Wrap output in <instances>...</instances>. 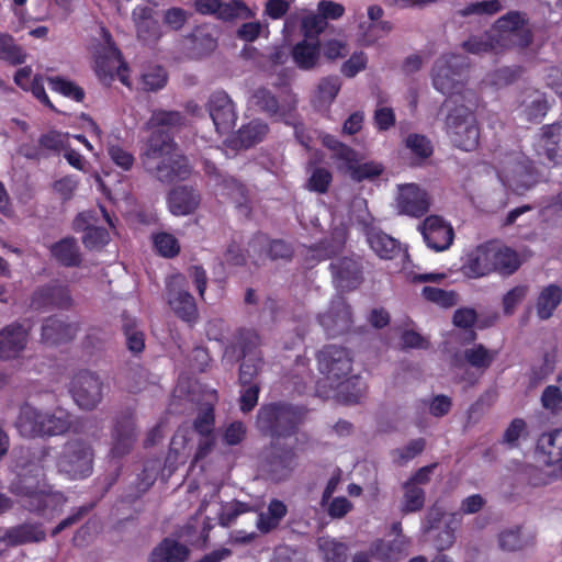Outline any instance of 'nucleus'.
I'll use <instances>...</instances> for the list:
<instances>
[{
    "instance_id": "39448f33",
    "label": "nucleus",
    "mask_w": 562,
    "mask_h": 562,
    "mask_svg": "<svg viewBox=\"0 0 562 562\" xmlns=\"http://www.w3.org/2000/svg\"><path fill=\"white\" fill-rule=\"evenodd\" d=\"M94 450L83 439L68 440L57 458L56 465L60 473L70 480H83L93 472Z\"/></svg>"
},
{
    "instance_id": "b1692460",
    "label": "nucleus",
    "mask_w": 562,
    "mask_h": 562,
    "mask_svg": "<svg viewBox=\"0 0 562 562\" xmlns=\"http://www.w3.org/2000/svg\"><path fill=\"white\" fill-rule=\"evenodd\" d=\"M408 543L405 537L393 540L376 539L370 544V553L381 562H398L407 554Z\"/></svg>"
},
{
    "instance_id": "4468645a",
    "label": "nucleus",
    "mask_w": 562,
    "mask_h": 562,
    "mask_svg": "<svg viewBox=\"0 0 562 562\" xmlns=\"http://www.w3.org/2000/svg\"><path fill=\"white\" fill-rule=\"evenodd\" d=\"M419 231L427 247L436 252L447 250L454 239L453 227L439 215L427 216L419 225Z\"/></svg>"
},
{
    "instance_id": "423d86ee",
    "label": "nucleus",
    "mask_w": 562,
    "mask_h": 562,
    "mask_svg": "<svg viewBox=\"0 0 562 562\" xmlns=\"http://www.w3.org/2000/svg\"><path fill=\"white\" fill-rule=\"evenodd\" d=\"M167 302L173 314L194 326L199 321V310L194 296L188 291L186 277L181 273L170 278L166 286Z\"/></svg>"
},
{
    "instance_id": "f257e3e1",
    "label": "nucleus",
    "mask_w": 562,
    "mask_h": 562,
    "mask_svg": "<svg viewBox=\"0 0 562 562\" xmlns=\"http://www.w3.org/2000/svg\"><path fill=\"white\" fill-rule=\"evenodd\" d=\"M140 158L144 169L162 183L186 180L192 171L188 158L178 151L173 137L162 130L150 133Z\"/></svg>"
},
{
    "instance_id": "4be33fe9",
    "label": "nucleus",
    "mask_w": 562,
    "mask_h": 562,
    "mask_svg": "<svg viewBox=\"0 0 562 562\" xmlns=\"http://www.w3.org/2000/svg\"><path fill=\"white\" fill-rule=\"evenodd\" d=\"M491 244L479 246L470 252L462 266V272L468 278H481L494 272Z\"/></svg>"
},
{
    "instance_id": "f3484780",
    "label": "nucleus",
    "mask_w": 562,
    "mask_h": 562,
    "mask_svg": "<svg viewBox=\"0 0 562 562\" xmlns=\"http://www.w3.org/2000/svg\"><path fill=\"white\" fill-rule=\"evenodd\" d=\"M78 331V323H67L57 316H49L42 324L41 341L48 346H59L70 342Z\"/></svg>"
},
{
    "instance_id": "13d9d810",
    "label": "nucleus",
    "mask_w": 562,
    "mask_h": 562,
    "mask_svg": "<svg viewBox=\"0 0 562 562\" xmlns=\"http://www.w3.org/2000/svg\"><path fill=\"white\" fill-rule=\"evenodd\" d=\"M503 4L499 0H484L467 4L463 9L457 11L461 18L470 15H494L502 11Z\"/></svg>"
},
{
    "instance_id": "c85d7f7f",
    "label": "nucleus",
    "mask_w": 562,
    "mask_h": 562,
    "mask_svg": "<svg viewBox=\"0 0 562 562\" xmlns=\"http://www.w3.org/2000/svg\"><path fill=\"white\" fill-rule=\"evenodd\" d=\"M256 104L271 119L283 121L294 109L288 102H280L278 98L267 88H259L254 93Z\"/></svg>"
},
{
    "instance_id": "a19ab883",
    "label": "nucleus",
    "mask_w": 562,
    "mask_h": 562,
    "mask_svg": "<svg viewBox=\"0 0 562 562\" xmlns=\"http://www.w3.org/2000/svg\"><path fill=\"white\" fill-rule=\"evenodd\" d=\"M236 344L240 350L243 360L255 358L257 356L263 357L260 350L261 337L255 329H238L236 334Z\"/></svg>"
},
{
    "instance_id": "a878e982",
    "label": "nucleus",
    "mask_w": 562,
    "mask_h": 562,
    "mask_svg": "<svg viewBox=\"0 0 562 562\" xmlns=\"http://www.w3.org/2000/svg\"><path fill=\"white\" fill-rule=\"evenodd\" d=\"M43 412L29 403L21 405L15 420L19 434L25 438L43 437Z\"/></svg>"
},
{
    "instance_id": "69168bd1",
    "label": "nucleus",
    "mask_w": 562,
    "mask_h": 562,
    "mask_svg": "<svg viewBox=\"0 0 562 562\" xmlns=\"http://www.w3.org/2000/svg\"><path fill=\"white\" fill-rule=\"evenodd\" d=\"M349 172L352 180L357 182H361L363 180H372L382 175L383 168L379 164L363 162L358 164L356 160L355 164L349 166Z\"/></svg>"
},
{
    "instance_id": "864d4df0",
    "label": "nucleus",
    "mask_w": 562,
    "mask_h": 562,
    "mask_svg": "<svg viewBox=\"0 0 562 562\" xmlns=\"http://www.w3.org/2000/svg\"><path fill=\"white\" fill-rule=\"evenodd\" d=\"M69 134H64L56 130H50L47 133L41 134L38 143L42 150L50 155L58 156L67 147L69 142Z\"/></svg>"
},
{
    "instance_id": "0e129e2a",
    "label": "nucleus",
    "mask_w": 562,
    "mask_h": 562,
    "mask_svg": "<svg viewBox=\"0 0 562 562\" xmlns=\"http://www.w3.org/2000/svg\"><path fill=\"white\" fill-rule=\"evenodd\" d=\"M327 25L328 23L317 12L302 19L301 31L304 38L316 41L319 34L326 30Z\"/></svg>"
},
{
    "instance_id": "c9c22d12",
    "label": "nucleus",
    "mask_w": 562,
    "mask_h": 562,
    "mask_svg": "<svg viewBox=\"0 0 562 562\" xmlns=\"http://www.w3.org/2000/svg\"><path fill=\"white\" fill-rule=\"evenodd\" d=\"M137 37L146 43H156L160 36L159 21L151 15V9L148 7L134 10Z\"/></svg>"
},
{
    "instance_id": "603ef678",
    "label": "nucleus",
    "mask_w": 562,
    "mask_h": 562,
    "mask_svg": "<svg viewBox=\"0 0 562 562\" xmlns=\"http://www.w3.org/2000/svg\"><path fill=\"white\" fill-rule=\"evenodd\" d=\"M403 490L404 495L401 508L402 513L409 514L422 510L426 499V493L424 488L405 482L403 484Z\"/></svg>"
},
{
    "instance_id": "9d476101",
    "label": "nucleus",
    "mask_w": 562,
    "mask_h": 562,
    "mask_svg": "<svg viewBox=\"0 0 562 562\" xmlns=\"http://www.w3.org/2000/svg\"><path fill=\"white\" fill-rule=\"evenodd\" d=\"M70 392L78 406L90 411L102 401L103 383L97 373L82 370L72 378Z\"/></svg>"
},
{
    "instance_id": "cd10ccee",
    "label": "nucleus",
    "mask_w": 562,
    "mask_h": 562,
    "mask_svg": "<svg viewBox=\"0 0 562 562\" xmlns=\"http://www.w3.org/2000/svg\"><path fill=\"white\" fill-rule=\"evenodd\" d=\"M74 229L77 232H85L82 243L87 249H101L110 240V235L106 228L99 226L88 225V215L79 213L74 220Z\"/></svg>"
},
{
    "instance_id": "4d7b16f0",
    "label": "nucleus",
    "mask_w": 562,
    "mask_h": 562,
    "mask_svg": "<svg viewBox=\"0 0 562 562\" xmlns=\"http://www.w3.org/2000/svg\"><path fill=\"white\" fill-rule=\"evenodd\" d=\"M265 364L263 357L248 358L241 361L239 366L238 382L241 387L247 384H259L257 378Z\"/></svg>"
},
{
    "instance_id": "0eeeda50",
    "label": "nucleus",
    "mask_w": 562,
    "mask_h": 562,
    "mask_svg": "<svg viewBox=\"0 0 562 562\" xmlns=\"http://www.w3.org/2000/svg\"><path fill=\"white\" fill-rule=\"evenodd\" d=\"M536 449L542 462L553 470L548 473L540 472L543 477L532 479V484L547 485L562 477V428L542 434L537 441Z\"/></svg>"
},
{
    "instance_id": "1a4fd4ad",
    "label": "nucleus",
    "mask_w": 562,
    "mask_h": 562,
    "mask_svg": "<svg viewBox=\"0 0 562 562\" xmlns=\"http://www.w3.org/2000/svg\"><path fill=\"white\" fill-rule=\"evenodd\" d=\"M319 371L326 375L329 385L346 378L352 370L350 351L340 346L327 345L317 355Z\"/></svg>"
},
{
    "instance_id": "052dcab7",
    "label": "nucleus",
    "mask_w": 562,
    "mask_h": 562,
    "mask_svg": "<svg viewBox=\"0 0 562 562\" xmlns=\"http://www.w3.org/2000/svg\"><path fill=\"white\" fill-rule=\"evenodd\" d=\"M153 243L157 252L165 258H173L180 252V244L172 234L165 232L155 234Z\"/></svg>"
},
{
    "instance_id": "680f3d73",
    "label": "nucleus",
    "mask_w": 562,
    "mask_h": 562,
    "mask_svg": "<svg viewBox=\"0 0 562 562\" xmlns=\"http://www.w3.org/2000/svg\"><path fill=\"white\" fill-rule=\"evenodd\" d=\"M215 413L212 405L202 408L193 420V429L201 437L214 435Z\"/></svg>"
},
{
    "instance_id": "e2e57ef3",
    "label": "nucleus",
    "mask_w": 562,
    "mask_h": 562,
    "mask_svg": "<svg viewBox=\"0 0 562 562\" xmlns=\"http://www.w3.org/2000/svg\"><path fill=\"white\" fill-rule=\"evenodd\" d=\"M168 81V74L161 66L148 68L142 75L143 89L146 91H158L162 89Z\"/></svg>"
},
{
    "instance_id": "bb28decb",
    "label": "nucleus",
    "mask_w": 562,
    "mask_h": 562,
    "mask_svg": "<svg viewBox=\"0 0 562 562\" xmlns=\"http://www.w3.org/2000/svg\"><path fill=\"white\" fill-rule=\"evenodd\" d=\"M46 539L45 530L43 529L42 524H21L18 526H13L9 528L4 536L3 540L12 547L25 544V543H34L42 542Z\"/></svg>"
},
{
    "instance_id": "37998d69",
    "label": "nucleus",
    "mask_w": 562,
    "mask_h": 562,
    "mask_svg": "<svg viewBox=\"0 0 562 562\" xmlns=\"http://www.w3.org/2000/svg\"><path fill=\"white\" fill-rule=\"evenodd\" d=\"M496 356V350H490L482 344L474 345V347L468 348L463 352L467 363L482 373L492 366Z\"/></svg>"
},
{
    "instance_id": "a211bd4d",
    "label": "nucleus",
    "mask_w": 562,
    "mask_h": 562,
    "mask_svg": "<svg viewBox=\"0 0 562 562\" xmlns=\"http://www.w3.org/2000/svg\"><path fill=\"white\" fill-rule=\"evenodd\" d=\"M319 323L333 336L349 330L352 324L351 306L344 297L334 300L328 311L319 317Z\"/></svg>"
},
{
    "instance_id": "473e14b6",
    "label": "nucleus",
    "mask_w": 562,
    "mask_h": 562,
    "mask_svg": "<svg viewBox=\"0 0 562 562\" xmlns=\"http://www.w3.org/2000/svg\"><path fill=\"white\" fill-rule=\"evenodd\" d=\"M199 195L194 189L181 186L172 189L168 195V204L172 214L189 215L193 213L199 205Z\"/></svg>"
},
{
    "instance_id": "9b49d317",
    "label": "nucleus",
    "mask_w": 562,
    "mask_h": 562,
    "mask_svg": "<svg viewBox=\"0 0 562 562\" xmlns=\"http://www.w3.org/2000/svg\"><path fill=\"white\" fill-rule=\"evenodd\" d=\"M111 439L112 447L110 452L113 458H122L132 451L137 440V428L133 409L127 408L115 417Z\"/></svg>"
},
{
    "instance_id": "2eb2a0df",
    "label": "nucleus",
    "mask_w": 562,
    "mask_h": 562,
    "mask_svg": "<svg viewBox=\"0 0 562 562\" xmlns=\"http://www.w3.org/2000/svg\"><path fill=\"white\" fill-rule=\"evenodd\" d=\"M329 271L336 288L341 291L355 290L363 281L362 263L353 257H341L331 261Z\"/></svg>"
},
{
    "instance_id": "f03ea898",
    "label": "nucleus",
    "mask_w": 562,
    "mask_h": 562,
    "mask_svg": "<svg viewBox=\"0 0 562 562\" xmlns=\"http://www.w3.org/2000/svg\"><path fill=\"white\" fill-rule=\"evenodd\" d=\"M431 79L434 88L448 95L453 103L467 102L474 106L480 101L477 92L465 87L468 65L459 55L440 56L434 64Z\"/></svg>"
},
{
    "instance_id": "7ed1b4c3",
    "label": "nucleus",
    "mask_w": 562,
    "mask_h": 562,
    "mask_svg": "<svg viewBox=\"0 0 562 562\" xmlns=\"http://www.w3.org/2000/svg\"><path fill=\"white\" fill-rule=\"evenodd\" d=\"M303 418V412L283 402L262 405L257 413V427L265 436L278 441L295 435Z\"/></svg>"
},
{
    "instance_id": "6e6552de",
    "label": "nucleus",
    "mask_w": 562,
    "mask_h": 562,
    "mask_svg": "<svg viewBox=\"0 0 562 562\" xmlns=\"http://www.w3.org/2000/svg\"><path fill=\"white\" fill-rule=\"evenodd\" d=\"M31 340V329L20 321L11 322L0 328V361L19 362L23 360Z\"/></svg>"
},
{
    "instance_id": "f8f14e48",
    "label": "nucleus",
    "mask_w": 562,
    "mask_h": 562,
    "mask_svg": "<svg viewBox=\"0 0 562 562\" xmlns=\"http://www.w3.org/2000/svg\"><path fill=\"white\" fill-rule=\"evenodd\" d=\"M34 310L60 308L68 310L72 305V297L67 285L54 280L34 290L30 300Z\"/></svg>"
},
{
    "instance_id": "09e8293b",
    "label": "nucleus",
    "mask_w": 562,
    "mask_h": 562,
    "mask_svg": "<svg viewBox=\"0 0 562 562\" xmlns=\"http://www.w3.org/2000/svg\"><path fill=\"white\" fill-rule=\"evenodd\" d=\"M186 124V116L179 111L154 110L147 125L149 128L157 127H181Z\"/></svg>"
},
{
    "instance_id": "20e7f679",
    "label": "nucleus",
    "mask_w": 562,
    "mask_h": 562,
    "mask_svg": "<svg viewBox=\"0 0 562 562\" xmlns=\"http://www.w3.org/2000/svg\"><path fill=\"white\" fill-rule=\"evenodd\" d=\"M474 106L467 102L454 103L449 110L445 127L446 133L453 146L464 151H471L477 148L480 143V126L475 116Z\"/></svg>"
},
{
    "instance_id": "dca6fc26",
    "label": "nucleus",
    "mask_w": 562,
    "mask_h": 562,
    "mask_svg": "<svg viewBox=\"0 0 562 562\" xmlns=\"http://www.w3.org/2000/svg\"><path fill=\"white\" fill-rule=\"evenodd\" d=\"M397 207L401 214L412 217H422L430 209V196L415 183L398 187Z\"/></svg>"
},
{
    "instance_id": "774afa93",
    "label": "nucleus",
    "mask_w": 562,
    "mask_h": 562,
    "mask_svg": "<svg viewBox=\"0 0 562 562\" xmlns=\"http://www.w3.org/2000/svg\"><path fill=\"white\" fill-rule=\"evenodd\" d=\"M331 181V172L324 167H317L313 170L312 175L310 176L306 188L312 192L323 194L328 191Z\"/></svg>"
},
{
    "instance_id": "ea45409f",
    "label": "nucleus",
    "mask_w": 562,
    "mask_h": 562,
    "mask_svg": "<svg viewBox=\"0 0 562 562\" xmlns=\"http://www.w3.org/2000/svg\"><path fill=\"white\" fill-rule=\"evenodd\" d=\"M43 437L63 435L69 430L72 424L70 413L60 407L52 413L43 412Z\"/></svg>"
},
{
    "instance_id": "aec40b11",
    "label": "nucleus",
    "mask_w": 562,
    "mask_h": 562,
    "mask_svg": "<svg viewBox=\"0 0 562 562\" xmlns=\"http://www.w3.org/2000/svg\"><path fill=\"white\" fill-rule=\"evenodd\" d=\"M267 463L269 473L274 481H283L290 476L296 464V454L293 447H282L278 441L271 443V452Z\"/></svg>"
},
{
    "instance_id": "bf43d9fd",
    "label": "nucleus",
    "mask_w": 562,
    "mask_h": 562,
    "mask_svg": "<svg viewBox=\"0 0 562 562\" xmlns=\"http://www.w3.org/2000/svg\"><path fill=\"white\" fill-rule=\"evenodd\" d=\"M326 562H346L348 559V546L335 539H324L318 544Z\"/></svg>"
},
{
    "instance_id": "412c9836",
    "label": "nucleus",
    "mask_w": 562,
    "mask_h": 562,
    "mask_svg": "<svg viewBox=\"0 0 562 562\" xmlns=\"http://www.w3.org/2000/svg\"><path fill=\"white\" fill-rule=\"evenodd\" d=\"M539 146L549 162L562 167V123L544 124L540 128Z\"/></svg>"
},
{
    "instance_id": "79ce46f5",
    "label": "nucleus",
    "mask_w": 562,
    "mask_h": 562,
    "mask_svg": "<svg viewBox=\"0 0 562 562\" xmlns=\"http://www.w3.org/2000/svg\"><path fill=\"white\" fill-rule=\"evenodd\" d=\"M268 132L269 126L267 123L259 120H252L238 130L237 140L241 147L250 148L260 143Z\"/></svg>"
},
{
    "instance_id": "6ab92c4d",
    "label": "nucleus",
    "mask_w": 562,
    "mask_h": 562,
    "mask_svg": "<svg viewBox=\"0 0 562 562\" xmlns=\"http://www.w3.org/2000/svg\"><path fill=\"white\" fill-rule=\"evenodd\" d=\"M495 23L497 30L507 32L516 38L517 47L526 48L531 45L533 34L531 30L527 27L528 18L526 13L520 11H509L498 18Z\"/></svg>"
},
{
    "instance_id": "c756f323",
    "label": "nucleus",
    "mask_w": 562,
    "mask_h": 562,
    "mask_svg": "<svg viewBox=\"0 0 562 562\" xmlns=\"http://www.w3.org/2000/svg\"><path fill=\"white\" fill-rule=\"evenodd\" d=\"M291 56L299 69L311 70L315 68L321 57L319 40L313 41L304 38L297 42L292 47Z\"/></svg>"
},
{
    "instance_id": "49530a36",
    "label": "nucleus",
    "mask_w": 562,
    "mask_h": 562,
    "mask_svg": "<svg viewBox=\"0 0 562 562\" xmlns=\"http://www.w3.org/2000/svg\"><path fill=\"white\" fill-rule=\"evenodd\" d=\"M50 90L68 98L75 102L81 103L86 98L83 88L77 85L75 81L69 80L61 76H55L48 78Z\"/></svg>"
},
{
    "instance_id": "5701e85b",
    "label": "nucleus",
    "mask_w": 562,
    "mask_h": 562,
    "mask_svg": "<svg viewBox=\"0 0 562 562\" xmlns=\"http://www.w3.org/2000/svg\"><path fill=\"white\" fill-rule=\"evenodd\" d=\"M364 234L370 248L381 259L391 260L400 254V243L380 228L372 225H366Z\"/></svg>"
},
{
    "instance_id": "de8ad7c7",
    "label": "nucleus",
    "mask_w": 562,
    "mask_h": 562,
    "mask_svg": "<svg viewBox=\"0 0 562 562\" xmlns=\"http://www.w3.org/2000/svg\"><path fill=\"white\" fill-rule=\"evenodd\" d=\"M405 147L409 149L414 160L417 164L425 161L434 153L431 142L425 135L417 133H412L407 135L405 139Z\"/></svg>"
},
{
    "instance_id": "7c9ffc66",
    "label": "nucleus",
    "mask_w": 562,
    "mask_h": 562,
    "mask_svg": "<svg viewBox=\"0 0 562 562\" xmlns=\"http://www.w3.org/2000/svg\"><path fill=\"white\" fill-rule=\"evenodd\" d=\"M347 229L345 227H335L329 238H325L310 247L317 261L333 258L340 254L345 248L347 240Z\"/></svg>"
},
{
    "instance_id": "393cba45",
    "label": "nucleus",
    "mask_w": 562,
    "mask_h": 562,
    "mask_svg": "<svg viewBox=\"0 0 562 562\" xmlns=\"http://www.w3.org/2000/svg\"><path fill=\"white\" fill-rule=\"evenodd\" d=\"M330 387L335 390L337 401L346 405L358 404L367 391L366 382L358 374H349L330 384Z\"/></svg>"
},
{
    "instance_id": "f704fd0d",
    "label": "nucleus",
    "mask_w": 562,
    "mask_h": 562,
    "mask_svg": "<svg viewBox=\"0 0 562 562\" xmlns=\"http://www.w3.org/2000/svg\"><path fill=\"white\" fill-rule=\"evenodd\" d=\"M52 256L64 267L75 268L82 262V256L75 237L68 236L50 246Z\"/></svg>"
},
{
    "instance_id": "58836bf2",
    "label": "nucleus",
    "mask_w": 562,
    "mask_h": 562,
    "mask_svg": "<svg viewBox=\"0 0 562 562\" xmlns=\"http://www.w3.org/2000/svg\"><path fill=\"white\" fill-rule=\"evenodd\" d=\"M562 302V289L557 284L544 286L536 302L537 315L540 319H549Z\"/></svg>"
},
{
    "instance_id": "c03bdc74",
    "label": "nucleus",
    "mask_w": 562,
    "mask_h": 562,
    "mask_svg": "<svg viewBox=\"0 0 562 562\" xmlns=\"http://www.w3.org/2000/svg\"><path fill=\"white\" fill-rule=\"evenodd\" d=\"M0 60L11 66L22 65L26 60L23 47L15 43L12 35L0 33Z\"/></svg>"
},
{
    "instance_id": "338daca9",
    "label": "nucleus",
    "mask_w": 562,
    "mask_h": 562,
    "mask_svg": "<svg viewBox=\"0 0 562 562\" xmlns=\"http://www.w3.org/2000/svg\"><path fill=\"white\" fill-rule=\"evenodd\" d=\"M541 406L551 413L558 415L562 411V391L557 385H548L542 391L540 397Z\"/></svg>"
},
{
    "instance_id": "3c124183",
    "label": "nucleus",
    "mask_w": 562,
    "mask_h": 562,
    "mask_svg": "<svg viewBox=\"0 0 562 562\" xmlns=\"http://www.w3.org/2000/svg\"><path fill=\"white\" fill-rule=\"evenodd\" d=\"M122 330L126 339L127 349L134 355L142 353L145 349V335L137 328L136 321L125 317L123 319Z\"/></svg>"
},
{
    "instance_id": "6e6d98bb",
    "label": "nucleus",
    "mask_w": 562,
    "mask_h": 562,
    "mask_svg": "<svg viewBox=\"0 0 562 562\" xmlns=\"http://www.w3.org/2000/svg\"><path fill=\"white\" fill-rule=\"evenodd\" d=\"M252 15L251 11L243 0H221L216 19L224 22H232L238 18L248 19Z\"/></svg>"
},
{
    "instance_id": "72a5a7b5",
    "label": "nucleus",
    "mask_w": 562,
    "mask_h": 562,
    "mask_svg": "<svg viewBox=\"0 0 562 562\" xmlns=\"http://www.w3.org/2000/svg\"><path fill=\"white\" fill-rule=\"evenodd\" d=\"M249 247L256 249L257 247L265 248L266 257L271 260H291L294 255V249L291 244L283 239H271L266 234L257 233L249 241Z\"/></svg>"
},
{
    "instance_id": "ddd939ff",
    "label": "nucleus",
    "mask_w": 562,
    "mask_h": 562,
    "mask_svg": "<svg viewBox=\"0 0 562 562\" xmlns=\"http://www.w3.org/2000/svg\"><path fill=\"white\" fill-rule=\"evenodd\" d=\"M206 106L218 134H226L234 128L237 121L236 108L224 90L214 91Z\"/></svg>"
},
{
    "instance_id": "5fc2aeb1",
    "label": "nucleus",
    "mask_w": 562,
    "mask_h": 562,
    "mask_svg": "<svg viewBox=\"0 0 562 562\" xmlns=\"http://www.w3.org/2000/svg\"><path fill=\"white\" fill-rule=\"evenodd\" d=\"M426 448V440L424 438H416L408 441L402 448H396L391 451L393 462L400 467L405 465L417 456L422 454Z\"/></svg>"
},
{
    "instance_id": "e433bc0d",
    "label": "nucleus",
    "mask_w": 562,
    "mask_h": 562,
    "mask_svg": "<svg viewBox=\"0 0 562 562\" xmlns=\"http://www.w3.org/2000/svg\"><path fill=\"white\" fill-rule=\"evenodd\" d=\"M288 515V506L278 498H272L266 512L258 514L256 526L257 529L267 535L279 528L283 518Z\"/></svg>"
},
{
    "instance_id": "8fccbe9b",
    "label": "nucleus",
    "mask_w": 562,
    "mask_h": 562,
    "mask_svg": "<svg viewBox=\"0 0 562 562\" xmlns=\"http://www.w3.org/2000/svg\"><path fill=\"white\" fill-rule=\"evenodd\" d=\"M422 296L442 308H450L458 304L459 295L454 290H443L426 285L422 289Z\"/></svg>"
},
{
    "instance_id": "a18cd8bd",
    "label": "nucleus",
    "mask_w": 562,
    "mask_h": 562,
    "mask_svg": "<svg viewBox=\"0 0 562 562\" xmlns=\"http://www.w3.org/2000/svg\"><path fill=\"white\" fill-rule=\"evenodd\" d=\"M14 495L29 499V510L41 514L47 507L48 492L43 486H25L18 484L14 487Z\"/></svg>"
},
{
    "instance_id": "2f4dec72",
    "label": "nucleus",
    "mask_w": 562,
    "mask_h": 562,
    "mask_svg": "<svg viewBox=\"0 0 562 562\" xmlns=\"http://www.w3.org/2000/svg\"><path fill=\"white\" fill-rule=\"evenodd\" d=\"M190 551L179 541L165 538L149 554L148 562H186Z\"/></svg>"
},
{
    "instance_id": "4c0bfd02",
    "label": "nucleus",
    "mask_w": 562,
    "mask_h": 562,
    "mask_svg": "<svg viewBox=\"0 0 562 562\" xmlns=\"http://www.w3.org/2000/svg\"><path fill=\"white\" fill-rule=\"evenodd\" d=\"M491 249L493 266H495L494 272L512 276L520 268L521 260L514 249L494 244H491Z\"/></svg>"
}]
</instances>
